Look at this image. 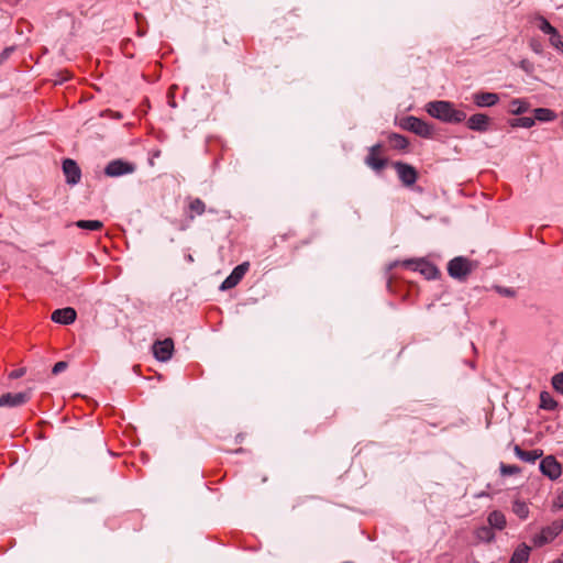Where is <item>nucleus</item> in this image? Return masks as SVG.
Returning a JSON list of instances; mask_svg holds the SVG:
<instances>
[{"instance_id": "5", "label": "nucleus", "mask_w": 563, "mask_h": 563, "mask_svg": "<svg viewBox=\"0 0 563 563\" xmlns=\"http://www.w3.org/2000/svg\"><path fill=\"white\" fill-rule=\"evenodd\" d=\"M386 147L383 143H376L368 148L365 157V164L374 172L380 173L388 164V158L385 157Z\"/></svg>"}, {"instance_id": "40", "label": "nucleus", "mask_w": 563, "mask_h": 563, "mask_svg": "<svg viewBox=\"0 0 563 563\" xmlns=\"http://www.w3.org/2000/svg\"><path fill=\"white\" fill-rule=\"evenodd\" d=\"M393 283H394L393 277H389L388 283H387L389 290H393Z\"/></svg>"}, {"instance_id": "33", "label": "nucleus", "mask_w": 563, "mask_h": 563, "mask_svg": "<svg viewBox=\"0 0 563 563\" xmlns=\"http://www.w3.org/2000/svg\"><path fill=\"white\" fill-rule=\"evenodd\" d=\"M495 290L501 295V296H505V297H510V298H514L516 297L517 292L515 289L512 288H507V287H503V286H495Z\"/></svg>"}, {"instance_id": "39", "label": "nucleus", "mask_w": 563, "mask_h": 563, "mask_svg": "<svg viewBox=\"0 0 563 563\" xmlns=\"http://www.w3.org/2000/svg\"><path fill=\"white\" fill-rule=\"evenodd\" d=\"M554 506H556L558 508L563 507V494L558 497L556 501L554 503Z\"/></svg>"}, {"instance_id": "12", "label": "nucleus", "mask_w": 563, "mask_h": 563, "mask_svg": "<svg viewBox=\"0 0 563 563\" xmlns=\"http://www.w3.org/2000/svg\"><path fill=\"white\" fill-rule=\"evenodd\" d=\"M541 472L551 479H556L561 473L562 467L556 459L552 455L545 456L540 463Z\"/></svg>"}, {"instance_id": "14", "label": "nucleus", "mask_w": 563, "mask_h": 563, "mask_svg": "<svg viewBox=\"0 0 563 563\" xmlns=\"http://www.w3.org/2000/svg\"><path fill=\"white\" fill-rule=\"evenodd\" d=\"M489 125L490 118L484 113H475L466 120V126L476 132H486Z\"/></svg>"}, {"instance_id": "34", "label": "nucleus", "mask_w": 563, "mask_h": 563, "mask_svg": "<svg viewBox=\"0 0 563 563\" xmlns=\"http://www.w3.org/2000/svg\"><path fill=\"white\" fill-rule=\"evenodd\" d=\"M14 51H15V46L5 47L0 54V64H2L4 60H7Z\"/></svg>"}, {"instance_id": "6", "label": "nucleus", "mask_w": 563, "mask_h": 563, "mask_svg": "<svg viewBox=\"0 0 563 563\" xmlns=\"http://www.w3.org/2000/svg\"><path fill=\"white\" fill-rule=\"evenodd\" d=\"M563 531V520H554L551 525L542 528L541 532L533 538L537 547L552 542Z\"/></svg>"}, {"instance_id": "1", "label": "nucleus", "mask_w": 563, "mask_h": 563, "mask_svg": "<svg viewBox=\"0 0 563 563\" xmlns=\"http://www.w3.org/2000/svg\"><path fill=\"white\" fill-rule=\"evenodd\" d=\"M426 111L432 118L445 123L457 124L466 120V113L456 109L454 103L445 100L430 101L426 106Z\"/></svg>"}, {"instance_id": "22", "label": "nucleus", "mask_w": 563, "mask_h": 563, "mask_svg": "<svg viewBox=\"0 0 563 563\" xmlns=\"http://www.w3.org/2000/svg\"><path fill=\"white\" fill-rule=\"evenodd\" d=\"M515 453L520 460L529 463H534L542 455L540 450L527 451L522 450L519 445L515 446Z\"/></svg>"}, {"instance_id": "17", "label": "nucleus", "mask_w": 563, "mask_h": 563, "mask_svg": "<svg viewBox=\"0 0 563 563\" xmlns=\"http://www.w3.org/2000/svg\"><path fill=\"white\" fill-rule=\"evenodd\" d=\"M473 101L477 107H492L499 101V97L495 92L481 91L473 96Z\"/></svg>"}, {"instance_id": "27", "label": "nucleus", "mask_w": 563, "mask_h": 563, "mask_svg": "<svg viewBox=\"0 0 563 563\" xmlns=\"http://www.w3.org/2000/svg\"><path fill=\"white\" fill-rule=\"evenodd\" d=\"M512 511L516 516H518L521 520H525L529 516V507L528 505L522 500H515L512 503Z\"/></svg>"}, {"instance_id": "3", "label": "nucleus", "mask_w": 563, "mask_h": 563, "mask_svg": "<svg viewBox=\"0 0 563 563\" xmlns=\"http://www.w3.org/2000/svg\"><path fill=\"white\" fill-rule=\"evenodd\" d=\"M478 267V263L464 256H456L448 263V274L457 280L465 282Z\"/></svg>"}, {"instance_id": "38", "label": "nucleus", "mask_w": 563, "mask_h": 563, "mask_svg": "<svg viewBox=\"0 0 563 563\" xmlns=\"http://www.w3.org/2000/svg\"><path fill=\"white\" fill-rule=\"evenodd\" d=\"M530 45H531V47L533 48L534 52H537V53H541L542 52L541 46H540V44L538 42V38L532 37L531 42H530Z\"/></svg>"}, {"instance_id": "15", "label": "nucleus", "mask_w": 563, "mask_h": 563, "mask_svg": "<svg viewBox=\"0 0 563 563\" xmlns=\"http://www.w3.org/2000/svg\"><path fill=\"white\" fill-rule=\"evenodd\" d=\"M77 318V312L71 307L60 308L53 311L51 319L60 324H70Z\"/></svg>"}, {"instance_id": "26", "label": "nucleus", "mask_w": 563, "mask_h": 563, "mask_svg": "<svg viewBox=\"0 0 563 563\" xmlns=\"http://www.w3.org/2000/svg\"><path fill=\"white\" fill-rule=\"evenodd\" d=\"M76 227L82 230L101 231L103 223L99 220H78Z\"/></svg>"}, {"instance_id": "7", "label": "nucleus", "mask_w": 563, "mask_h": 563, "mask_svg": "<svg viewBox=\"0 0 563 563\" xmlns=\"http://www.w3.org/2000/svg\"><path fill=\"white\" fill-rule=\"evenodd\" d=\"M391 165L396 169L398 177L404 186L411 187L416 184L419 178V174L413 166L404 162H394Z\"/></svg>"}, {"instance_id": "23", "label": "nucleus", "mask_w": 563, "mask_h": 563, "mask_svg": "<svg viewBox=\"0 0 563 563\" xmlns=\"http://www.w3.org/2000/svg\"><path fill=\"white\" fill-rule=\"evenodd\" d=\"M477 540L490 543L495 540L494 529L490 526H482L475 530Z\"/></svg>"}, {"instance_id": "20", "label": "nucleus", "mask_w": 563, "mask_h": 563, "mask_svg": "<svg viewBox=\"0 0 563 563\" xmlns=\"http://www.w3.org/2000/svg\"><path fill=\"white\" fill-rule=\"evenodd\" d=\"M531 548L527 545L526 543H521L518 545V548L514 551L509 563H527L530 556Z\"/></svg>"}, {"instance_id": "28", "label": "nucleus", "mask_w": 563, "mask_h": 563, "mask_svg": "<svg viewBox=\"0 0 563 563\" xmlns=\"http://www.w3.org/2000/svg\"><path fill=\"white\" fill-rule=\"evenodd\" d=\"M529 109V103L525 100H520V99H514L511 102H510V112L512 114H522L525 112H527Z\"/></svg>"}, {"instance_id": "36", "label": "nucleus", "mask_w": 563, "mask_h": 563, "mask_svg": "<svg viewBox=\"0 0 563 563\" xmlns=\"http://www.w3.org/2000/svg\"><path fill=\"white\" fill-rule=\"evenodd\" d=\"M549 41L553 47L563 52V37H549Z\"/></svg>"}, {"instance_id": "13", "label": "nucleus", "mask_w": 563, "mask_h": 563, "mask_svg": "<svg viewBox=\"0 0 563 563\" xmlns=\"http://www.w3.org/2000/svg\"><path fill=\"white\" fill-rule=\"evenodd\" d=\"M30 400V393H7L0 396V407H18L26 404Z\"/></svg>"}, {"instance_id": "9", "label": "nucleus", "mask_w": 563, "mask_h": 563, "mask_svg": "<svg viewBox=\"0 0 563 563\" xmlns=\"http://www.w3.org/2000/svg\"><path fill=\"white\" fill-rule=\"evenodd\" d=\"M174 352V341L170 338L165 340L155 341L153 344V354L154 356L161 361L166 362L172 358Z\"/></svg>"}, {"instance_id": "19", "label": "nucleus", "mask_w": 563, "mask_h": 563, "mask_svg": "<svg viewBox=\"0 0 563 563\" xmlns=\"http://www.w3.org/2000/svg\"><path fill=\"white\" fill-rule=\"evenodd\" d=\"M206 212V203L200 198H189L187 217L194 220L196 216Z\"/></svg>"}, {"instance_id": "18", "label": "nucleus", "mask_w": 563, "mask_h": 563, "mask_svg": "<svg viewBox=\"0 0 563 563\" xmlns=\"http://www.w3.org/2000/svg\"><path fill=\"white\" fill-rule=\"evenodd\" d=\"M531 27L533 30H539L544 34L549 35H559L555 27H553L547 19L543 16H534L530 20Z\"/></svg>"}, {"instance_id": "29", "label": "nucleus", "mask_w": 563, "mask_h": 563, "mask_svg": "<svg viewBox=\"0 0 563 563\" xmlns=\"http://www.w3.org/2000/svg\"><path fill=\"white\" fill-rule=\"evenodd\" d=\"M510 125L512 128H526L529 129L534 125V119L530 117H521L517 119L510 120Z\"/></svg>"}, {"instance_id": "24", "label": "nucleus", "mask_w": 563, "mask_h": 563, "mask_svg": "<svg viewBox=\"0 0 563 563\" xmlns=\"http://www.w3.org/2000/svg\"><path fill=\"white\" fill-rule=\"evenodd\" d=\"M559 407V402L551 396L549 391L540 393V408L544 410H555Z\"/></svg>"}, {"instance_id": "4", "label": "nucleus", "mask_w": 563, "mask_h": 563, "mask_svg": "<svg viewBox=\"0 0 563 563\" xmlns=\"http://www.w3.org/2000/svg\"><path fill=\"white\" fill-rule=\"evenodd\" d=\"M399 126L426 139L431 137L433 134V126L431 124L413 115L400 119Z\"/></svg>"}, {"instance_id": "37", "label": "nucleus", "mask_w": 563, "mask_h": 563, "mask_svg": "<svg viewBox=\"0 0 563 563\" xmlns=\"http://www.w3.org/2000/svg\"><path fill=\"white\" fill-rule=\"evenodd\" d=\"M24 374H25V369L24 368H18V369L12 371L9 374V377L12 378V379H15V378L22 377Z\"/></svg>"}, {"instance_id": "2", "label": "nucleus", "mask_w": 563, "mask_h": 563, "mask_svg": "<svg viewBox=\"0 0 563 563\" xmlns=\"http://www.w3.org/2000/svg\"><path fill=\"white\" fill-rule=\"evenodd\" d=\"M401 265L405 268L411 269L413 272H419L421 275H423L427 279H435L440 276V271L438 267L424 260V258H417V260H405V261H396L389 265V269H393L397 266Z\"/></svg>"}, {"instance_id": "11", "label": "nucleus", "mask_w": 563, "mask_h": 563, "mask_svg": "<svg viewBox=\"0 0 563 563\" xmlns=\"http://www.w3.org/2000/svg\"><path fill=\"white\" fill-rule=\"evenodd\" d=\"M249 268H250L249 262H244V263L238 265L236 267H234L232 273L222 283L221 289L227 290V289H231V288L235 287L242 280V278L244 277V275L246 274Z\"/></svg>"}, {"instance_id": "8", "label": "nucleus", "mask_w": 563, "mask_h": 563, "mask_svg": "<svg viewBox=\"0 0 563 563\" xmlns=\"http://www.w3.org/2000/svg\"><path fill=\"white\" fill-rule=\"evenodd\" d=\"M135 166L132 163L122 159L111 161L104 168V174L109 177H118L133 173Z\"/></svg>"}, {"instance_id": "16", "label": "nucleus", "mask_w": 563, "mask_h": 563, "mask_svg": "<svg viewBox=\"0 0 563 563\" xmlns=\"http://www.w3.org/2000/svg\"><path fill=\"white\" fill-rule=\"evenodd\" d=\"M387 142L391 150L399 152H408L410 145L408 137L398 133H389Z\"/></svg>"}, {"instance_id": "30", "label": "nucleus", "mask_w": 563, "mask_h": 563, "mask_svg": "<svg viewBox=\"0 0 563 563\" xmlns=\"http://www.w3.org/2000/svg\"><path fill=\"white\" fill-rule=\"evenodd\" d=\"M520 467L517 465L504 464L500 465V472L504 476L516 475L520 473Z\"/></svg>"}, {"instance_id": "25", "label": "nucleus", "mask_w": 563, "mask_h": 563, "mask_svg": "<svg viewBox=\"0 0 563 563\" xmlns=\"http://www.w3.org/2000/svg\"><path fill=\"white\" fill-rule=\"evenodd\" d=\"M533 112V119L542 122L553 121L556 118V113L548 108H537Z\"/></svg>"}, {"instance_id": "31", "label": "nucleus", "mask_w": 563, "mask_h": 563, "mask_svg": "<svg viewBox=\"0 0 563 563\" xmlns=\"http://www.w3.org/2000/svg\"><path fill=\"white\" fill-rule=\"evenodd\" d=\"M121 49L123 52V54L128 57H133L134 56V52H133V43L131 41V38L126 37L124 38L122 42H121Z\"/></svg>"}, {"instance_id": "32", "label": "nucleus", "mask_w": 563, "mask_h": 563, "mask_svg": "<svg viewBox=\"0 0 563 563\" xmlns=\"http://www.w3.org/2000/svg\"><path fill=\"white\" fill-rule=\"evenodd\" d=\"M552 386L558 393L563 394V372L552 377Z\"/></svg>"}, {"instance_id": "35", "label": "nucleus", "mask_w": 563, "mask_h": 563, "mask_svg": "<svg viewBox=\"0 0 563 563\" xmlns=\"http://www.w3.org/2000/svg\"><path fill=\"white\" fill-rule=\"evenodd\" d=\"M68 364L67 362H64V361H59L57 362L54 366H53V369H52V373L54 375H57L59 374L60 372L65 371L67 368Z\"/></svg>"}, {"instance_id": "42", "label": "nucleus", "mask_w": 563, "mask_h": 563, "mask_svg": "<svg viewBox=\"0 0 563 563\" xmlns=\"http://www.w3.org/2000/svg\"><path fill=\"white\" fill-rule=\"evenodd\" d=\"M137 35H139V36H142V35H143V33H142L141 31H137Z\"/></svg>"}, {"instance_id": "21", "label": "nucleus", "mask_w": 563, "mask_h": 563, "mask_svg": "<svg viewBox=\"0 0 563 563\" xmlns=\"http://www.w3.org/2000/svg\"><path fill=\"white\" fill-rule=\"evenodd\" d=\"M488 525L493 529L504 530L507 526L505 515L500 510H493L487 517Z\"/></svg>"}, {"instance_id": "10", "label": "nucleus", "mask_w": 563, "mask_h": 563, "mask_svg": "<svg viewBox=\"0 0 563 563\" xmlns=\"http://www.w3.org/2000/svg\"><path fill=\"white\" fill-rule=\"evenodd\" d=\"M63 173L68 185H76L80 181L81 169L76 161L71 158H65L63 161Z\"/></svg>"}, {"instance_id": "41", "label": "nucleus", "mask_w": 563, "mask_h": 563, "mask_svg": "<svg viewBox=\"0 0 563 563\" xmlns=\"http://www.w3.org/2000/svg\"><path fill=\"white\" fill-rule=\"evenodd\" d=\"M553 563H563L561 560H555Z\"/></svg>"}]
</instances>
